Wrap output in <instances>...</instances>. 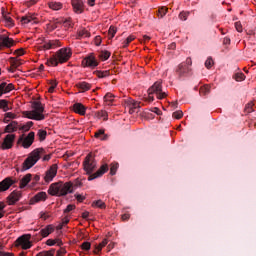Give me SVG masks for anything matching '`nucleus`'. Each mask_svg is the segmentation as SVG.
<instances>
[{"mask_svg":"<svg viewBox=\"0 0 256 256\" xmlns=\"http://www.w3.org/2000/svg\"><path fill=\"white\" fill-rule=\"evenodd\" d=\"M235 81H245V74L243 73H236L234 75Z\"/></svg>","mask_w":256,"mask_h":256,"instance_id":"nucleus-48","label":"nucleus"},{"mask_svg":"<svg viewBox=\"0 0 256 256\" xmlns=\"http://www.w3.org/2000/svg\"><path fill=\"white\" fill-rule=\"evenodd\" d=\"M73 209H75V205L69 204L64 210V213H70V211H73Z\"/></svg>","mask_w":256,"mask_h":256,"instance_id":"nucleus-58","label":"nucleus"},{"mask_svg":"<svg viewBox=\"0 0 256 256\" xmlns=\"http://www.w3.org/2000/svg\"><path fill=\"white\" fill-rule=\"evenodd\" d=\"M45 107L40 101H34L32 103V111H24L22 115L27 119H32L33 121H44L45 119Z\"/></svg>","mask_w":256,"mask_h":256,"instance_id":"nucleus-4","label":"nucleus"},{"mask_svg":"<svg viewBox=\"0 0 256 256\" xmlns=\"http://www.w3.org/2000/svg\"><path fill=\"white\" fill-rule=\"evenodd\" d=\"M117 169H119L118 163L111 164L110 175H115L117 173Z\"/></svg>","mask_w":256,"mask_h":256,"instance_id":"nucleus-46","label":"nucleus"},{"mask_svg":"<svg viewBox=\"0 0 256 256\" xmlns=\"http://www.w3.org/2000/svg\"><path fill=\"white\" fill-rule=\"evenodd\" d=\"M146 101H148V103H153L155 101V98L153 97V94H150L148 92V97L146 98Z\"/></svg>","mask_w":256,"mask_h":256,"instance_id":"nucleus-62","label":"nucleus"},{"mask_svg":"<svg viewBox=\"0 0 256 256\" xmlns=\"http://www.w3.org/2000/svg\"><path fill=\"white\" fill-rule=\"evenodd\" d=\"M115 99V95L111 94V92L106 93L104 96V101L107 103V105H112L113 101Z\"/></svg>","mask_w":256,"mask_h":256,"instance_id":"nucleus-33","label":"nucleus"},{"mask_svg":"<svg viewBox=\"0 0 256 256\" xmlns=\"http://www.w3.org/2000/svg\"><path fill=\"white\" fill-rule=\"evenodd\" d=\"M59 167L57 164H53L46 172L44 175V181L45 183H51L55 177H57V170Z\"/></svg>","mask_w":256,"mask_h":256,"instance_id":"nucleus-11","label":"nucleus"},{"mask_svg":"<svg viewBox=\"0 0 256 256\" xmlns=\"http://www.w3.org/2000/svg\"><path fill=\"white\" fill-rule=\"evenodd\" d=\"M19 127V122L12 121L10 124H8L5 129L4 133H15L17 131V128Z\"/></svg>","mask_w":256,"mask_h":256,"instance_id":"nucleus-21","label":"nucleus"},{"mask_svg":"<svg viewBox=\"0 0 256 256\" xmlns=\"http://www.w3.org/2000/svg\"><path fill=\"white\" fill-rule=\"evenodd\" d=\"M17 183V180L11 178V177H6L4 180L0 182V193H3L5 191H8V189L15 185Z\"/></svg>","mask_w":256,"mask_h":256,"instance_id":"nucleus-12","label":"nucleus"},{"mask_svg":"<svg viewBox=\"0 0 256 256\" xmlns=\"http://www.w3.org/2000/svg\"><path fill=\"white\" fill-rule=\"evenodd\" d=\"M33 125H34L33 121H29L26 124L22 125L19 129H20V131L27 132V131H29V129H31V127Z\"/></svg>","mask_w":256,"mask_h":256,"instance_id":"nucleus-40","label":"nucleus"},{"mask_svg":"<svg viewBox=\"0 0 256 256\" xmlns=\"http://www.w3.org/2000/svg\"><path fill=\"white\" fill-rule=\"evenodd\" d=\"M213 63V58L208 57L207 60L205 61L206 69H211L213 67Z\"/></svg>","mask_w":256,"mask_h":256,"instance_id":"nucleus-47","label":"nucleus"},{"mask_svg":"<svg viewBox=\"0 0 256 256\" xmlns=\"http://www.w3.org/2000/svg\"><path fill=\"white\" fill-rule=\"evenodd\" d=\"M2 17L9 27H13V25H15V23H13V18L9 16V13L5 12V8H2Z\"/></svg>","mask_w":256,"mask_h":256,"instance_id":"nucleus-25","label":"nucleus"},{"mask_svg":"<svg viewBox=\"0 0 256 256\" xmlns=\"http://www.w3.org/2000/svg\"><path fill=\"white\" fill-rule=\"evenodd\" d=\"M37 3V0H30L29 2H26L27 7H32V5H35Z\"/></svg>","mask_w":256,"mask_h":256,"instance_id":"nucleus-64","label":"nucleus"},{"mask_svg":"<svg viewBox=\"0 0 256 256\" xmlns=\"http://www.w3.org/2000/svg\"><path fill=\"white\" fill-rule=\"evenodd\" d=\"M235 28L238 33H243V26L241 25V22H235Z\"/></svg>","mask_w":256,"mask_h":256,"instance_id":"nucleus-54","label":"nucleus"},{"mask_svg":"<svg viewBox=\"0 0 256 256\" xmlns=\"http://www.w3.org/2000/svg\"><path fill=\"white\" fill-rule=\"evenodd\" d=\"M21 197H22L21 191L14 190L6 198V202L8 203V205H15V203H17L21 200Z\"/></svg>","mask_w":256,"mask_h":256,"instance_id":"nucleus-14","label":"nucleus"},{"mask_svg":"<svg viewBox=\"0 0 256 256\" xmlns=\"http://www.w3.org/2000/svg\"><path fill=\"white\" fill-rule=\"evenodd\" d=\"M41 155H45V149L43 148L34 149L26 158V160L23 162L22 171H28V169H31V167L36 165L37 161L41 159Z\"/></svg>","mask_w":256,"mask_h":256,"instance_id":"nucleus-5","label":"nucleus"},{"mask_svg":"<svg viewBox=\"0 0 256 256\" xmlns=\"http://www.w3.org/2000/svg\"><path fill=\"white\" fill-rule=\"evenodd\" d=\"M46 245H48L49 247H53V245H57V240L56 239H48L46 241Z\"/></svg>","mask_w":256,"mask_h":256,"instance_id":"nucleus-56","label":"nucleus"},{"mask_svg":"<svg viewBox=\"0 0 256 256\" xmlns=\"http://www.w3.org/2000/svg\"><path fill=\"white\" fill-rule=\"evenodd\" d=\"M167 11L168 8L163 6L157 10L156 15L159 17V19H163L164 15H167Z\"/></svg>","mask_w":256,"mask_h":256,"instance_id":"nucleus-36","label":"nucleus"},{"mask_svg":"<svg viewBox=\"0 0 256 256\" xmlns=\"http://www.w3.org/2000/svg\"><path fill=\"white\" fill-rule=\"evenodd\" d=\"M189 71H191V67L187 66L185 63H181L176 69L178 77H185Z\"/></svg>","mask_w":256,"mask_h":256,"instance_id":"nucleus-19","label":"nucleus"},{"mask_svg":"<svg viewBox=\"0 0 256 256\" xmlns=\"http://www.w3.org/2000/svg\"><path fill=\"white\" fill-rule=\"evenodd\" d=\"M73 11L78 15H81L85 10V4H83V0H72Z\"/></svg>","mask_w":256,"mask_h":256,"instance_id":"nucleus-17","label":"nucleus"},{"mask_svg":"<svg viewBox=\"0 0 256 256\" xmlns=\"http://www.w3.org/2000/svg\"><path fill=\"white\" fill-rule=\"evenodd\" d=\"M109 57H111V52L105 50V51H102L100 52L99 54V58L102 60V61H107V59H109Z\"/></svg>","mask_w":256,"mask_h":256,"instance_id":"nucleus-38","label":"nucleus"},{"mask_svg":"<svg viewBox=\"0 0 256 256\" xmlns=\"http://www.w3.org/2000/svg\"><path fill=\"white\" fill-rule=\"evenodd\" d=\"M75 87H77V89H80L81 93H85L86 91H89L91 89L92 85L88 82L82 81L76 83Z\"/></svg>","mask_w":256,"mask_h":256,"instance_id":"nucleus-20","label":"nucleus"},{"mask_svg":"<svg viewBox=\"0 0 256 256\" xmlns=\"http://www.w3.org/2000/svg\"><path fill=\"white\" fill-rule=\"evenodd\" d=\"M99 65V61L95 58L94 54H89L82 60L83 67H89L90 69H95Z\"/></svg>","mask_w":256,"mask_h":256,"instance_id":"nucleus-10","label":"nucleus"},{"mask_svg":"<svg viewBox=\"0 0 256 256\" xmlns=\"http://www.w3.org/2000/svg\"><path fill=\"white\" fill-rule=\"evenodd\" d=\"M108 241L107 239H104L99 245H96L94 253H99L107 245Z\"/></svg>","mask_w":256,"mask_h":256,"instance_id":"nucleus-39","label":"nucleus"},{"mask_svg":"<svg viewBox=\"0 0 256 256\" xmlns=\"http://www.w3.org/2000/svg\"><path fill=\"white\" fill-rule=\"evenodd\" d=\"M41 47L45 50L57 49V47H61V42L59 40H49L44 42V44Z\"/></svg>","mask_w":256,"mask_h":256,"instance_id":"nucleus-18","label":"nucleus"},{"mask_svg":"<svg viewBox=\"0 0 256 256\" xmlns=\"http://www.w3.org/2000/svg\"><path fill=\"white\" fill-rule=\"evenodd\" d=\"M172 117H174V119H181V117H183V111H176L172 114Z\"/></svg>","mask_w":256,"mask_h":256,"instance_id":"nucleus-51","label":"nucleus"},{"mask_svg":"<svg viewBox=\"0 0 256 256\" xmlns=\"http://www.w3.org/2000/svg\"><path fill=\"white\" fill-rule=\"evenodd\" d=\"M132 41H135V36L130 35V36L122 43L124 49L127 48V47H129V43H131Z\"/></svg>","mask_w":256,"mask_h":256,"instance_id":"nucleus-43","label":"nucleus"},{"mask_svg":"<svg viewBox=\"0 0 256 256\" xmlns=\"http://www.w3.org/2000/svg\"><path fill=\"white\" fill-rule=\"evenodd\" d=\"M150 111L152 113H156V115H162L163 112H161V110L157 107L151 108Z\"/></svg>","mask_w":256,"mask_h":256,"instance_id":"nucleus-59","label":"nucleus"},{"mask_svg":"<svg viewBox=\"0 0 256 256\" xmlns=\"http://www.w3.org/2000/svg\"><path fill=\"white\" fill-rule=\"evenodd\" d=\"M209 86H203V87H201L200 88V93L202 94V95H209Z\"/></svg>","mask_w":256,"mask_h":256,"instance_id":"nucleus-50","label":"nucleus"},{"mask_svg":"<svg viewBox=\"0 0 256 256\" xmlns=\"http://www.w3.org/2000/svg\"><path fill=\"white\" fill-rule=\"evenodd\" d=\"M95 117H97V119H103L104 121H107V119H109V115L107 114V111L105 110H100V111H97L95 113Z\"/></svg>","mask_w":256,"mask_h":256,"instance_id":"nucleus-31","label":"nucleus"},{"mask_svg":"<svg viewBox=\"0 0 256 256\" xmlns=\"http://www.w3.org/2000/svg\"><path fill=\"white\" fill-rule=\"evenodd\" d=\"M31 177H33V175L31 174H26L20 181V189H25V187H27V185H29V182L31 181Z\"/></svg>","mask_w":256,"mask_h":256,"instance_id":"nucleus-28","label":"nucleus"},{"mask_svg":"<svg viewBox=\"0 0 256 256\" xmlns=\"http://www.w3.org/2000/svg\"><path fill=\"white\" fill-rule=\"evenodd\" d=\"M37 135H38L40 141H45V139L47 138V131L39 130Z\"/></svg>","mask_w":256,"mask_h":256,"instance_id":"nucleus-44","label":"nucleus"},{"mask_svg":"<svg viewBox=\"0 0 256 256\" xmlns=\"http://www.w3.org/2000/svg\"><path fill=\"white\" fill-rule=\"evenodd\" d=\"M5 207H7L5 203L0 202V213H3V215H5Z\"/></svg>","mask_w":256,"mask_h":256,"instance_id":"nucleus-63","label":"nucleus"},{"mask_svg":"<svg viewBox=\"0 0 256 256\" xmlns=\"http://www.w3.org/2000/svg\"><path fill=\"white\" fill-rule=\"evenodd\" d=\"M35 141V132H30L26 137L24 135L20 136L18 139V145L22 143L24 149H29Z\"/></svg>","mask_w":256,"mask_h":256,"instance_id":"nucleus-8","label":"nucleus"},{"mask_svg":"<svg viewBox=\"0 0 256 256\" xmlns=\"http://www.w3.org/2000/svg\"><path fill=\"white\" fill-rule=\"evenodd\" d=\"M91 37V33L87 29L83 28L77 31L76 39H87Z\"/></svg>","mask_w":256,"mask_h":256,"instance_id":"nucleus-22","label":"nucleus"},{"mask_svg":"<svg viewBox=\"0 0 256 256\" xmlns=\"http://www.w3.org/2000/svg\"><path fill=\"white\" fill-rule=\"evenodd\" d=\"M71 52L70 48H62L58 50L49 60H47L46 65L49 67H57L59 63H67L69 59H71Z\"/></svg>","mask_w":256,"mask_h":256,"instance_id":"nucleus-3","label":"nucleus"},{"mask_svg":"<svg viewBox=\"0 0 256 256\" xmlns=\"http://www.w3.org/2000/svg\"><path fill=\"white\" fill-rule=\"evenodd\" d=\"M46 199H47V193L39 192L32 198V202L39 203V201H46Z\"/></svg>","mask_w":256,"mask_h":256,"instance_id":"nucleus-23","label":"nucleus"},{"mask_svg":"<svg viewBox=\"0 0 256 256\" xmlns=\"http://www.w3.org/2000/svg\"><path fill=\"white\" fill-rule=\"evenodd\" d=\"M48 6L53 11H59V9L63 7V4H61L60 2H49Z\"/></svg>","mask_w":256,"mask_h":256,"instance_id":"nucleus-32","label":"nucleus"},{"mask_svg":"<svg viewBox=\"0 0 256 256\" xmlns=\"http://www.w3.org/2000/svg\"><path fill=\"white\" fill-rule=\"evenodd\" d=\"M94 137L96 139H100V141H107V139H109V136L107 134H105L104 129H100V130L96 131Z\"/></svg>","mask_w":256,"mask_h":256,"instance_id":"nucleus-24","label":"nucleus"},{"mask_svg":"<svg viewBox=\"0 0 256 256\" xmlns=\"http://www.w3.org/2000/svg\"><path fill=\"white\" fill-rule=\"evenodd\" d=\"M81 249L83 251H89L91 249V242H83L81 244Z\"/></svg>","mask_w":256,"mask_h":256,"instance_id":"nucleus-49","label":"nucleus"},{"mask_svg":"<svg viewBox=\"0 0 256 256\" xmlns=\"http://www.w3.org/2000/svg\"><path fill=\"white\" fill-rule=\"evenodd\" d=\"M36 15L37 14L29 13L28 15L21 18V23H23L24 25H27V23H31V21H35V19H37Z\"/></svg>","mask_w":256,"mask_h":256,"instance_id":"nucleus-29","label":"nucleus"},{"mask_svg":"<svg viewBox=\"0 0 256 256\" xmlns=\"http://www.w3.org/2000/svg\"><path fill=\"white\" fill-rule=\"evenodd\" d=\"M74 187L73 182H55L52 183L48 189L49 195L53 197H65V195H69V193H73Z\"/></svg>","mask_w":256,"mask_h":256,"instance_id":"nucleus-2","label":"nucleus"},{"mask_svg":"<svg viewBox=\"0 0 256 256\" xmlns=\"http://www.w3.org/2000/svg\"><path fill=\"white\" fill-rule=\"evenodd\" d=\"M53 231H55V228H53V225H48L45 228L41 229L39 233L33 234V240L41 241L43 237H49V235H51Z\"/></svg>","mask_w":256,"mask_h":256,"instance_id":"nucleus-9","label":"nucleus"},{"mask_svg":"<svg viewBox=\"0 0 256 256\" xmlns=\"http://www.w3.org/2000/svg\"><path fill=\"white\" fill-rule=\"evenodd\" d=\"M14 141H15V134L6 135L3 143L1 144V149H3V151L7 149H11V147H13Z\"/></svg>","mask_w":256,"mask_h":256,"instance_id":"nucleus-15","label":"nucleus"},{"mask_svg":"<svg viewBox=\"0 0 256 256\" xmlns=\"http://www.w3.org/2000/svg\"><path fill=\"white\" fill-rule=\"evenodd\" d=\"M15 89V86L10 83L7 84V82L0 83V97H3V95H7V93H11Z\"/></svg>","mask_w":256,"mask_h":256,"instance_id":"nucleus-16","label":"nucleus"},{"mask_svg":"<svg viewBox=\"0 0 256 256\" xmlns=\"http://www.w3.org/2000/svg\"><path fill=\"white\" fill-rule=\"evenodd\" d=\"M84 170L86 171L88 177V181H93V179H98V177H103L107 171H109V166L107 164H104L100 167L98 171L93 173L95 169H97V162L95 161V158L92 154H88L85 157V160L83 162ZM93 173V174H91Z\"/></svg>","mask_w":256,"mask_h":256,"instance_id":"nucleus-1","label":"nucleus"},{"mask_svg":"<svg viewBox=\"0 0 256 256\" xmlns=\"http://www.w3.org/2000/svg\"><path fill=\"white\" fill-rule=\"evenodd\" d=\"M128 105L130 107V113H135V109H139L141 107V102H137L135 100H129Z\"/></svg>","mask_w":256,"mask_h":256,"instance_id":"nucleus-30","label":"nucleus"},{"mask_svg":"<svg viewBox=\"0 0 256 256\" xmlns=\"http://www.w3.org/2000/svg\"><path fill=\"white\" fill-rule=\"evenodd\" d=\"M14 55L21 57L22 55H25V50H23V48L17 49L14 51Z\"/></svg>","mask_w":256,"mask_h":256,"instance_id":"nucleus-55","label":"nucleus"},{"mask_svg":"<svg viewBox=\"0 0 256 256\" xmlns=\"http://www.w3.org/2000/svg\"><path fill=\"white\" fill-rule=\"evenodd\" d=\"M74 112L78 113V115H85L86 108L81 103H76L73 106Z\"/></svg>","mask_w":256,"mask_h":256,"instance_id":"nucleus-26","label":"nucleus"},{"mask_svg":"<svg viewBox=\"0 0 256 256\" xmlns=\"http://www.w3.org/2000/svg\"><path fill=\"white\" fill-rule=\"evenodd\" d=\"M148 93L150 95H156L157 99H165L167 97V92L163 91V82L156 81L149 89Z\"/></svg>","mask_w":256,"mask_h":256,"instance_id":"nucleus-6","label":"nucleus"},{"mask_svg":"<svg viewBox=\"0 0 256 256\" xmlns=\"http://www.w3.org/2000/svg\"><path fill=\"white\" fill-rule=\"evenodd\" d=\"M3 246H0V256H13V253H7L2 251Z\"/></svg>","mask_w":256,"mask_h":256,"instance_id":"nucleus-60","label":"nucleus"},{"mask_svg":"<svg viewBox=\"0 0 256 256\" xmlns=\"http://www.w3.org/2000/svg\"><path fill=\"white\" fill-rule=\"evenodd\" d=\"M59 21H57V22H55L54 24L53 23H50L49 25H48V29H50L51 31H53V30H55V29H57L59 26Z\"/></svg>","mask_w":256,"mask_h":256,"instance_id":"nucleus-53","label":"nucleus"},{"mask_svg":"<svg viewBox=\"0 0 256 256\" xmlns=\"http://www.w3.org/2000/svg\"><path fill=\"white\" fill-rule=\"evenodd\" d=\"M92 207H98V209H105L107 205L105 204V202H103V200H97L92 203Z\"/></svg>","mask_w":256,"mask_h":256,"instance_id":"nucleus-37","label":"nucleus"},{"mask_svg":"<svg viewBox=\"0 0 256 256\" xmlns=\"http://www.w3.org/2000/svg\"><path fill=\"white\" fill-rule=\"evenodd\" d=\"M95 75H97L99 77V79H105V77H109L110 73L109 71H96L94 72Z\"/></svg>","mask_w":256,"mask_h":256,"instance_id":"nucleus-41","label":"nucleus"},{"mask_svg":"<svg viewBox=\"0 0 256 256\" xmlns=\"http://www.w3.org/2000/svg\"><path fill=\"white\" fill-rule=\"evenodd\" d=\"M75 198L77 199L78 203H83V201H85V196L81 194H75Z\"/></svg>","mask_w":256,"mask_h":256,"instance_id":"nucleus-57","label":"nucleus"},{"mask_svg":"<svg viewBox=\"0 0 256 256\" xmlns=\"http://www.w3.org/2000/svg\"><path fill=\"white\" fill-rule=\"evenodd\" d=\"M53 255H55V249H52L50 251L40 252L36 256H53Z\"/></svg>","mask_w":256,"mask_h":256,"instance_id":"nucleus-45","label":"nucleus"},{"mask_svg":"<svg viewBox=\"0 0 256 256\" xmlns=\"http://www.w3.org/2000/svg\"><path fill=\"white\" fill-rule=\"evenodd\" d=\"M40 217L44 221H47V219H49V217H51V216L49 214L45 213V212H41Z\"/></svg>","mask_w":256,"mask_h":256,"instance_id":"nucleus-61","label":"nucleus"},{"mask_svg":"<svg viewBox=\"0 0 256 256\" xmlns=\"http://www.w3.org/2000/svg\"><path fill=\"white\" fill-rule=\"evenodd\" d=\"M10 65L12 69H17V67H21V61L17 60L15 57H10Z\"/></svg>","mask_w":256,"mask_h":256,"instance_id":"nucleus-35","label":"nucleus"},{"mask_svg":"<svg viewBox=\"0 0 256 256\" xmlns=\"http://www.w3.org/2000/svg\"><path fill=\"white\" fill-rule=\"evenodd\" d=\"M10 119H17V114L13 112H6L4 114V123H9Z\"/></svg>","mask_w":256,"mask_h":256,"instance_id":"nucleus-34","label":"nucleus"},{"mask_svg":"<svg viewBox=\"0 0 256 256\" xmlns=\"http://www.w3.org/2000/svg\"><path fill=\"white\" fill-rule=\"evenodd\" d=\"M31 239H33V234H24L20 236L16 240V247H21L24 250L31 249V247H33Z\"/></svg>","mask_w":256,"mask_h":256,"instance_id":"nucleus-7","label":"nucleus"},{"mask_svg":"<svg viewBox=\"0 0 256 256\" xmlns=\"http://www.w3.org/2000/svg\"><path fill=\"white\" fill-rule=\"evenodd\" d=\"M117 33V28L115 26H110L108 30L109 39H113Z\"/></svg>","mask_w":256,"mask_h":256,"instance_id":"nucleus-42","label":"nucleus"},{"mask_svg":"<svg viewBox=\"0 0 256 256\" xmlns=\"http://www.w3.org/2000/svg\"><path fill=\"white\" fill-rule=\"evenodd\" d=\"M15 45V40L12 38H9L7 35H0V51L3 47H6L7 49H11Z\"/></svg>","mask_w":256,"mask_h":256,"instance_id":"nucleus-13","label":"nucleus"},{"mask_svg":"<svg viewBox=\"0 0 256 256\" xmlns=\"http://www.w3.org/2000/svg\"><path fill=\"white\" fill-rule=\"evenodd\" d=\"M0 109H2L4 113H7V111H11L13 107L10 106L9 101L5 99H0Z\"/></svg>","mask_w":256,"mask_h":256,"instance_id":"nucleus-27","label":"nucleus"},{"mask_svg":"<svg viewBox=\"0 0 256 256\" xmlns=\"http://www.w3.org/2000/svg\"><path fill=\"white\" fill-rule=\"evenodd\" d=\"M187 17H189V12H182L179 14L181 21H187Z\"/></svg>","mask_w":256,"mask_h":256,"instance_id":"nucleus-52","label":"nucleus"}]
</instances>
